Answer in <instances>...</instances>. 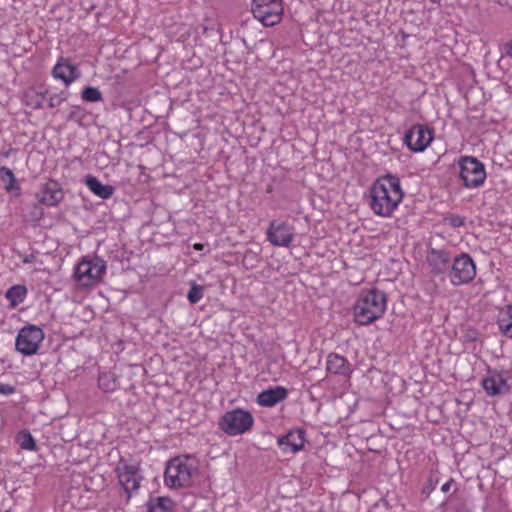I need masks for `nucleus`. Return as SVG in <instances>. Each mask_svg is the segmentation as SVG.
<instances>
[{
  "instance_id": "nucleus-1",
  "label": "nucleus",
  "mask_w": 512,
  "mask_h": 512,
  "mask_svg": "<svg viewBox=\"0 0 512 512\" xmlns=\"http://www.w3.org/2000/svg\"><path fill=\"white\" fill-rule=\"evenodd\" d=\"M386 307L383 291L376 288L362 291L353 308L355 321L362 326L369 325L383 316Z\"/></svg>"
},
{
  "instance_id": "nucleus-33",
  "label": "nucleus",
  "mask_w": 512,
  "mask_h": 512,
  "mask_svg": "<svg viewBox=\"0 0 512 512\" xmlns=\"http://www.w3.org/2000/svg\"><path fill=\"white\" fill-rule=\"evenodd\" d=\"M15 392V387L10 384H0V394L9 396Z\"/></svg>"
},
{
  "instance_id": "nucleus-22",
  "label": "nucleus",
  "mask_w": 512,
  "mask_h": 512,
  "mask_svg": "<svg viewBox=\"0 0 512 512\" xmlns=\"http://www.w3.org/2000/svg\"><path fill=\"white\" fill-rule=\"evenodd\" d=\"M497 325L503 335L512 338V304L506 305L500 310Z\"/></svg>"
},
{
  "instance_id": "nucleus-40",
  "label": "nucleus",
  "mask_w": 512,
  "mask_h": 512,
  "mask_svg": "<svg viewBox=\"0 0 512 512\" xmlns=\"http://www.w3.org/2000/svg\"><path fill=\"white\" fill-rule=\"evenodd\" d=\"M35 209H36V210H39V215H40V216L43 214V213H42V211H41V209H39L37 206H35Z\"/></svg>"
},
{
  "instance_id": "nucleus-6",
  "label": "nucleus",
  "mask_w": 512,
  "mask_h": 512,
  "mask_svg": "<svg viewBox=\"0 0 512 512\" xmlns=\"http://www.w3.org/2000/svg\"><path fill=\"white\" fill-rule=\"evenodd\" d=\"M251 12L264 26H274L282 18V0H252Z\"/></svg>"
},
{
  "instance_id": "nucleus-25",
  "label": "nucleus",
  "mask_w": 512,
  "mask_h": 512,
  "mask_svg": "<svg viewBox=\"0 0 512 512\" xmlns=\"http://www.w3.org/2000/svg\"><path fill=\"white\" fill-rule=\"evenodd\" d=\"M27 295V288L23 285H14L10 287L5 296L10 302L11 307H16L22 303Z\"/></svg>"
},
{
  "instance_id": "nucleus-14",
  "label": "nucleus",
  "mask_w": 512,
  "mask_h": 512,
  "mask_svg": "<svg viewBox=\"0 0 512 512\" xmlns=\"http://www.w3.org/2000/svg\"><path fill=\"white\" fill-rule=\"evenodd\" d=\"M482 387L490 396L506 394L510 391L506 379L496 370H488L487 376L482 380Z\"/></svg>"
},
{
  "instance_id": "nucleus-39",
  "label": "nucleus",
  "mask_w": 512,
  "mask_h": 512,
  "mask_svg": "<svg viewBox=\"0 0 512 512\" xmlns=\"http://www.w3.org/2000/svg\"><path fill=\"white\" fill-rule=\"evenodd\" d=\"M39 107H41V101H37L35 104V108H39Z\"/></svg>"
},
{
  "instance_id": "nucleus-17",
  "label": "nucleus",
  "mask_w": 512,
  "mask_h": 512,
  "mask_svg": "<svg viewBox=\"0 0 512 512\" xmlns=\"http://www.w3.org/2000/svg\"><path fill=\"white\" fill-rule=\"evenodd\" d=\"M288 396V390L282 386L270 387L260 392L257 396V403L263 407H273L282 402Z\"/></svg>"
},
{
  "instance_id": "nucleus-19",
  "label": "nucleus",
  "mask_w": 512,
  "mask_h": 512,
  "mask_svg": "<svg viewBox=\"0 0 512 512\" xmlns=\"http://www.w3.org/2000/svg\"><path fill=\"white\" fill-rule=\"evenodd\" d=\"M327 371L336 375L349 376L352 372L347 359L337 353H330L327 357Z\"/></svg>"
},
{
  "instance_id": "nucleus-21",
  "label": "nucleus",
  "mask_w": 512,
  "mask_h": 512,
  "mask_svg": "<svg viewBox=\"0 0 512 512\" xmlns=\"http://www.w3.org/2000/svg\"><path fill=\"white\" fill-rule=\"evenodd\" d=\"M375 182L384 184L387 188V193H389L394 199H397L399 203L402 201L404 192L401 188L399 177L393 174H386L378 178Z\"/></svg>"
},
{
  "instance_id": "nucleus-30",
  "label": "nucleus",
  "mask_w": 512,
  "mask_h": 512,
  "mask_svg": "<svg viewBox=\"0 0 512 512\" xmlns=\"http://www.w3.org/2000/svg\"><path fill=\"white\" fill-rule=\"evenodd\" d=\"M86 114V110L83 107L72 106L67 116V120L81 124L84 118L86 117Z\"/></svg>"
},
{
  "instance_id": "nucleus-11",
  "label": "nucleus",
  "mask_w": 512,
  "mask_h": 512,
  "mask_svg": "<svg viewBox=\"0 0 512 512\" xmlns=\"http://www.w3.org/2000/svg\"><path fill=\"white\" fill-rule=\"evenodd\" d=\"M433 140V130L424 124L413 125L404 135L403 141L412 152H423Z\"/></svg>"
},
{
  "instance_id": "nucleus-28",
  "label": "nucleus",
  "mask_w": 512,
  "mask_h": 512,
  "mask_svg": "<svg viewBox=\"0 0 512 512\" xmlns=\"http://www.w3.org/2000/svg\"><path fill=\"white\" fill-rule=\"evenodd\" d=\"M204 286L196 284L194 281L190 283V289L187 294V299L191 304L198 303L204 295Z\"/></svg>"
},
{
  "instance_id": "nucleus-41",
  "label": "nucleus",
  "mask_w": 512,
  "mask_h": 512,
  "mask_svg": "<svg viewBox=\"0 0 512 512\" xmlns=\"http://www.w3.org/2000/svg\"><path fill=\"white\" fill-rule=\"evenodd\" d=\"M457 512H470V511L462 509V510H458Z\"/></svg>"
},
{
  "instance_id": "nucleus-35",
  "label": "nucleus",
  "mask_w": 512,
  "mask_h": 512,
  "mask_svg": "<svg viewBox=\"0 0 512 512\" xmlns=\"http://www.w3.org/2000/svg\"><path fill=\"white\" fill-rule=\"evenodd\" d=\"M504 49L506 54L512 57V40L505 44Z\"/></svg>"
},
{
  "instance_id": "nucleus-29",
  "label": "nucleus",
  "mask_w": 512,
  "mask_h": 512,
  "mask_svg": "<svg viewBox=\"0 0 512 512\" xmlns=\"http://www.w3.org/2000/svg\"><path fill=\"white\" fill-rule=\"evenodd\" d=\"M18 442L22 449L34 451L36 450V442L28 431H21L18 435Z\"/></svg>"
},
{
  "instance_id": "nucleus-12",
  "label": "nucleus",
  "mask_w": 512,
  "mask_h": 512,
  "mask_svg": "<svg viewBox=\"0 0 512 512\" xmlns=\"http://www.w3.org/2000/svg\"><path fill=\"white\" fill-rule=\"evenodd\" d=\"M267 240L274 246L289 247L294 240V227L285 221L273 220L267 229Z\"/></svg>"
},
{
  "instance_id": "nucleus-10",
  "label": "nucleus",
  "mask_w": 512,
  "mask_h": 512,
  "mask_svg": "<svg viewBox=\"0 0 512 512\" xmlns=\"http://www.w3.org/2000/svg\"><path fill=\"white\" fill-rule=\"evenodd\" d=\"M448 276L454 286L470 283L476 276V266L471 256L461 253L455 257Z\"/></svg>"
},
{
  "instance_id": "nucleus-5",
  "label": "nucleus",
  "mask_w": 512,
  "mask_h": 512,
  "mask_svg": "<svg viewBox=\"0 0 512 512\" xmlns=\"http://www.w3.org/2000/svg\"><path fill=\"white\" fill-rule=\"evenodd\" d=\"M106 271V263L100 257L83 258L74 269V277L82 286H91L101 281Z\"/></svg>"
},
{
  "instance_id": "nucleus-20",
  "label": "nucleus",
  "mask_w": 512,
  "mask_h": 512,
  "mask_svg": "<svg viewBox=\"0 0 512 512\" xmlns=\"http://www.w3.org/2000/svg\"><path fill=\"white\" fill-rule=\"evenodd\" d=\"M84 183L94 195L101 199H109L115 192L113 186L102 184L98 178L93 175H87L84 179Z\"/></svg>"
},
{
  "instance_id": "nucleus-34",
  "label": "nucleus",
  "mask_w": 512,
  "mask_h": 512,
  "mask_svg": "<svg viewBox=\"0 0 512 512\" xmlns=\"http://www.w3.org/2000/svg\"><path fill=\"white\" fill-rule=\"evenodd\" d=\"M453 483H454V480L451 478L449 481H447L445 484L442 485L441 491L444 493L449 492Z\"/></svg>"
},
{
  "instance_id": "nucleus-36",
  "label": "nucleus",
  "mask_w": 512,
  "mask_h": 512,
  "mask_svg": "<svg viewBox=\"0 0 512 512\" xmlns=\"http://www.w3.org/2000/svg\"><path fill=\"white\" fill-rule=\"evenodd\" d=\"M35 260V256L33 254H29L24 257L23 262L24 263H32Z\"/></svg>"
},
{
  "instance_id": "nucleus-16",
  "label": "nucleus",
  "mask_w": 512,
  "mask_h": 512,
  "mask_svg": "<svg viewBox=\"0 0 512 512\" xmlns=\"http://www.w3.org/2000/svg\"><path fill=\"white\" fill-rule=\"evenodd\" d=\"M304 436L305 431L302 429L289 431L287 434L278 438V445L283 452L296 453L304 446Z\"/></svg>"
},
{
  "instance_id": "nucleus-18",
  "label": "nucleus",
  "mask_w": 512,
  "mask_h": 512,
  "mask_svg": "<svg viewBox=\"0 0 512 512\" xmlns=\"http://www.w3.org/2000/svg\"><path fill=\"white\" fill-rule=\"evenodd\" d=\"M39 202L47 206L57 205L63 198V191L56 181L46 183L38 194Z\"/></svg>"
},
{
  "instance_id": "nucleus-15",
  "label": "nucleus",
  "mask_w": 512,
  "mask_h": 512,
  "mask_svg": "<svg viewBox=\"0 0 512 512\" xmlns=\"http://www.w3.org/2000/svg\"><path fill=\"white\" fill-rule=\"evenodd\" d=\"M52 75L56 79H60L66 86L80 77V72L69 59L60 57L52 70Z\"/></svg>"
},
{
  "instance_id": "nucleus-31",
  "label": "nucleus",
  "mask_w": 512,
  "mask_h": 512,
  "mask_svg": "<svg viewBox=\"0 0 512 512\" xmlns=\"http://www.w3.org/2000/svg\"><path fill=\"white\" fill-rule=\"evenodd\" d=\"M68 93L66 91H61L60 93L53 94L49 97L48 107L55 108L58 107L62 102L67 100Z\"/></svg>"
},
{
  "instance_id": "nucleus-3",
  "label": "nucleus",
  "mask_w": 512,
  "mask_h": 512,
  "mask_svg": "<svg viewBox=\"0 0 512 512\" xmlns=\"http://www.w3.org/2000/svg\"><path fill=\"white\" fill-rule=\"evenodd\" d=\"M193 467L186 457L171 459L165 469L164 482L171 489L189 487L192 483Z\"/></svg>"
},
{
  "instance_id": "nucleus-24",
  "label": "nucleus",
  "mask_w": 512,
  "mask_h": 512,
  "mask_svg": "<svg viewBox=\"0 0 512 512\" xmlns=\"http://www.w3.org/2000/svg\"><path fill=\"white\" fill-rule=\"evenodd\" d=\"M119 383L116 376L110 372H103L98 377V387L105 393L114 392L118 389Z\"/></svg>"
},
{
  "instance_id": "nucleus-2",
  "label": "nucleus",
  "mask_w": 512,
  "mask_h": 512,
  "mask_svg": "<svg viewBox=\"0 0 512 512\" xmlns=\"http://www.w3.org/2000/svg\"><path fill=\"white\" fill-rule=\"evenodd\" d=\"M254 424L253 415L244 409L235 408L225 412L218 421V427L228 436L242 435L251 430Z\"/></svg>"
},
{
  "instance_id": "nucleus-27",
  "label": "nucleus",
  "mask_w": 512,
  "mask_h": 512,
  "mask_svg": "<svg viewBox=\"0 0 512 512\" xmlns=\"http://www.w3.org/2000/svg\"><path fill=\"white\" fill-rule=\"evenodd\" d=\"M81 98L86 102L95 103L102 101L103 96L98 88L93 86H87L82 90Z\"/></svg>"
},
{
  "instance_id": "nucleus-8",
  "label": "nucleus",
  "mask_w": 512,
  "mask_h": 512,
  "mask_svg": "<svg viewBox=\"0 0 512 512\" xmlns=\"http://www.w3.org/2000/svg\"><path fill=\"white\" fill-rule=\"evenodd\" d=\"M400 203L394 199L384 184L374 182L370 188V208L382 217H390Z\"/></svg>"
},
{
  "instance_id": "nucleus-32",
  "label": "nucleus",
  "mask_w": 512,
  "mask_h": 512,
  "mask_svg": "<svg viewBox=\"0 0 512 512\" xmlns=\"http://www.w3.org/2000/svg\"><path fill=\"white\" fill-rule=\"evenodd\" d=\"M445 223L453 228H458L464 225L465 218L457 214H451L445 218Z\"/></svg>"
},
{
  "instance_id": "nucleus-4",
  "label": "nucleus",
  "mask_w": 512,
  "mask_h": 512,
  "mask_svg": "<svg viewBox=\"0 0 512 512\" xmlns=\"http://www.w3.org/2000/svg\"><path fill=\"white\" fill-rule=\"evenodd\" d=\"M459 179L469 189L479 188L486 180L484 164L473 156H462L458 161Z\"/></svg>"
},
{
  "instance_id": "nucleus-7",
  "label": "nucleus",
  "mask_w": 512,
  "mask_h": 512,
  "mask_svg": "<svg viewBox=\"0 0 512 512\" xmlns=\"http://www.w3.org/2000/svg\"><path fill=\"white\" fill-rule=\"evenodd\" d=\"M43 340V330L36 325L28 324L19 330L15 347L21 354L31 356L38 352Z\"/></svg>"
},
{
  "instance_id": "nucleus-38",
  "label": "nucleus",
  "mask_w": 512,
  "mask_h": 512,
  "mask_svg": "<svg viewBox=\"0 0 512 512\" xmlns=\"http://www.w3.org/2000/svg\"><path fill=\"white\" fill-rule=\"evenodd\" d=\"M12 152V149H9L7 151H2L1 155L5 158L9 157L10 153Z\"/></svg>"
},
{
  "instance_id": "nucleus-26",
  "label": "nucleus",
  "mask_w": 512,
  "mask_h": 512,
  "mask_svg": "<svg viewBox=\"0 0 512 512\" xmlns=\"http://www.w3.org/2000/svg\"><path fill=\"white\" fill-rule=\"evenodd\" d=\"M0 177L2 181L7 183L5 188L8 192H13L14 190L20 189L19 184L15 178V175L11 169L2 166L0 168Z\"/></svg>"
},
{
  "instance_id": "nucleus-23",
  "label": "nucleus",
  "mask_w": 512,
  "mask_h": 512,
  "mask_svg": "<svg viewBox=\"0 0 512 512\" xmlns=\"http://www.w3.org/2000/svg\"><path fill=\"white\" fill-rule=\"evenodd\" d=\"M147 512H173L175 503L166 496L150 498L146 504Z\"/></svg>"
},
{
  "instance_id": "nucleus-9",
  "label": "nucleus",
  "mask_w": 512,
  "mask_h": 512,
  "mask_svg": "<svg viewBox=\"0 0 512 512\" xmlns=\"http://www.w3.org/2000/svg\"><path fill=\"white\" fill-rule=\"evenodd\" d=\"M115 472L119 484L123 487L127 494V500H129L132 493L139 489L140 483L143 480V476L140 473V466L138 463H128L121 458Z\"/></svg>"
},
{
  "instance_id": "nucleus-13",
  "label": "nucleus",
  "mask_w": 512,
  "mask_h": 512,
  "mask_svg": "<svg viewBox=\"0 0 512 512\" xmlns=\"http://www.w3.org/2000/svg\"><path fill=\"white\" fill-rule=\"evenodd\" d=\"M430 272L435 275L444 274L449 270L451 255L444 249L430 248L426 256Z\"/></svg>"
},
{
  "instance_id": "nucleus-37",
  "label": "nucleus",
  "mask_w": 512,
  "mask_h": 512,
  "mask_svg": "<svg viewBox=\"0 0 512 512\" xmlns=\"http://www.w3.org/2000/svg\"><path fill=\"white\" fill-rule=\"evenodd\" d=\"M194 248H195L196 250H198V251H201V250H203V248H204V244H202V243H196V244L194 245Z\"/></svg>"
}]
</instances>
